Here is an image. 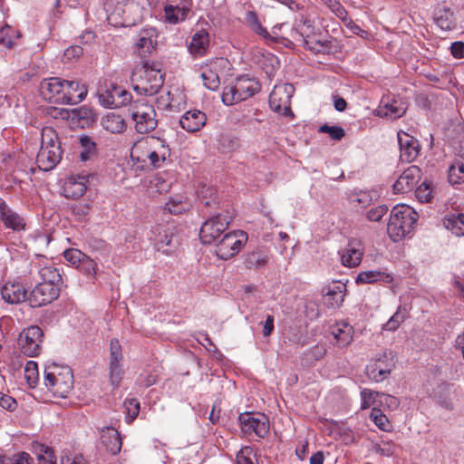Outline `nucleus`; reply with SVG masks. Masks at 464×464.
Segmentation results:
<instances>
[{
  "mask_svg": "<svg viewBox=\"0 0 464 464\" xmlns=\"http://www.w3.org/2000/svg\"><path fill=\"white\" fill-rule=\"evenodd\" d=\"M235 85L236 92H238L242 101L252 97L260 91V84L257 81L245 76L237 78Z\"/></svg>",
  "mask_w": 464,
  "mask_h": 464,
  "instance_id": "c756f323",
  "label": "nucleus"
},
{
  "mask_svg": "<svg viewBox=\"0 0 464 464\" xmlns=\"http://www.w3.org/2000/svg\"><path fill=\"white\" fill-rule=\"evenodd\" d=\"M319 132L327 133L334 140H341L345 135V131L342 127L329 126L327 124L322 125L319 128Z\"/></svg>",
  "mask_w": 464,
  "mask_h": 464,
  "instance_id": "052dcab7",
  "label": "nucleus"
},
{
  "mask_svg": "<svg viewBox=\"0 0 464 464\" xmlns=\"http://www.w3.org/2000/svg\"><path fill=\"white\" fill-rule=\"evenodd\" d=\"M374 395L381 396V392H373L370 389L364 388L361 392V409L366 410L370 408L375 401Z\"/></svg>",
  "mask_w": 464,
  "mask_h": 464,
  "instance_id": "680f3d73",
  "label": "nucleus"
},
{
  "mask_svg": "<svg viewBox=\"0 0 464 464\" xmlns=\"http://www.w3.org/2000/svg\"><path fill=\"white\" fill-rule=\"evenodd\" d=\"M41 147L46 148H61V141L59 140L56 130L52 127H44L42 130Z\"/></svg>",
  "mask_w": 464,
  "mask_h": 464,
  "instance_id": "a19ab883",
  "label": "nucleus"
},
{
  "mask_svg": "<svg viewBox=\"0 0 464 464\" xmlns=\"http://www.w3.org/2000/svg\"><path fill=\"white\" fill-rule=\"evenodd\" d=\"M166 21L169 24H178L184 21L190 12V9L186 6L168 5L164 7Z\"/></svg>",
  "mask_w": 464,
  "mask_h": 464,
  "instance_id": "e433bc0d",
  "label": "nucleus"
},
{
  "mask_svg": "<svg viewBox=\"0 0 464 464\" xmlns=\"http://www.w3.org/2000/svg\"><path fill=\"white\" fill-rule=\"evenodd\" d=\"M421 177V169L415 165L408 167L393 184V190L396 193H406L411 191Z\"/></svg>",
  "mask_w": 464,
  "mask_h": 464,
  "instance_id": "dca6fc26",
  "label": "nucleus"
},
{
  "mask_svg": "<svg viewBox=\"0 0 464 464\" xmlns=\"http://www.w3.org/2000/svg\"><path fill=\"white\" fill-rule=\"evenodd\" d=\"M0 216L6 227L19 231L24 228L25 223L24 219L15 212H14L6 203L0 198Z\"/></svg>",
  "mask_w": 464,
  "mask_h": 464,
  "instance_id": "cd10ccee",
  "label": "nucleus"
},
{
  "mask_svg": "<svg viewBox=\"0 0 464 464\" xmlns=\"http://www.w3.org/2000/svg\"><path fill=\"white\" fill-rule=\"evenodd\" d=\"M374 448L377 453H380L381 455L383 456L390 457L395 453L394 444L389 441L383 442L382 446L381 444H376Z\"/></svg>",
  "mask_w": 464,
  "mask_h": 464,
  "instance_id": "338daca9",
  "label": "nucleus"
},
{
  "mask_svg": "<svg viewBox=\"0 0 464 464\" xmlns=\"http://www.w3.org/2000/svg\"><path fill=\"white\" fill-rule=\"evenodd\" d=\"M448 179L451 184H461L464 182V164L456 161L448 171Z\"/></svg>",
  "mask_w": 464,
  "mask_h": 464,
  "instance_id": "8fccbe9b",
  "label": "nucleus"
},
{
  "mask_svg": "<svg viewBox=\"0 0 464 464\" xmlns=\"http://www.w3.org/2000/svg\"><path fill=\"white\" fill-rule=\"evenodd\" d=\"M396 366L395 356L391 351H384L371 360L365 369L367 377L375 382L387 379Z\"/></svg>",
  "mask_w": 464,
  "mask_h": 464,
  "instance_id": "423d86ee",
  "label": "nucleus"
},
{
  "mask_svg": "<svg viewBox=\"0 0 464 464\" xmlns=\"http://www.w3.org/2000/svg\"><path fill=\"white\" fill-rule=\"evenodd\" d=\"M101 440L106 450L116 455L121 450V438L119 431L112 427H105L102 430Z\"/></svg>",
  "mask_w": 464,
  "mask_h": 464,
  "instance_id": "a878e982",
  "label": "nucleus"
},
{
  "mask_svg": "<svg viewBox=\"0 0 464 464\" xmlns=\"http://www.w3.org/2000/svg\"><path fill=\"white\" fill-rule=\"evenodd\" d=\"M34 459L25 451L12 456H0V464H34Z\"/></svg>",
  "mask_w": 464,
  "mask_h": 464,
  "instance_id": "79ce46f5",
  "label": "nucleus"
},
{
  "mask_svg": "<svg viewBox=\"0 0 464 464\" xmlns=\"http://www.w3.org/2000/svg\"><path fill=\"white\" fill-rule=\"evenodd\" d=\"M237 464H257L254 450L250 447H245L237 454Z\"/></svg>",
  "mask_w": 464,
  "mask_h": 464,
  "instance_id": "13d9d810",
  "label": "nucleus"
},
{
  "mask_svg": "<svg viewBox=\"0 0 464 464\" xmlns=\"http://www.w3.org/2000/svg\"><path fill=\"white\" fill-rule=\"evenodd\" d=\"M415 196L420 202L427 203L432 199L431 182L424 180L415 190Z\"/></svg>",
  "mask_w": 464,
  "mask_h": 464,
  "instance_id": "603ef678",
  "label": "nucleus"
},
{
  "mask_svg": "<svg viewBox=\"0 0 464 464\" xmlns=\"http://www.w3.org/2000/svg\"><path fill=\"white\" fill-rule=\"evenodd\" d=\"M364 248L362 244L358 239H352L348 245L342 251L341 260L342 264L347 267L358 266L363 256Z\"/></svg>",
  "mask_w": 464,
  "mask_h": 464,
  "instance_id": "a211bd4d",
  "label": "nucleus"
},
{
  "mask_svg": "<svg viewBox=\"0 0 464 464\" xmlns=\"http://www.w3.org/2000/svg\"><path fill=\"white\" fill-rule=\"evenodd\" d=\"M303 46L315 53L328 54L332 53L330 41L313 40L307 36L303 38Z\"/></svg>",
  "mask_w": 464,
  "mask_h": 464,
  "instance_id": "ea45409f",
  "label": "nucleus"
},
{
  "mask_svg": "<svg viewBox=\"0 0 464 464\" xmlns=\"http://www.w3.org/2000/svg\"><path fill=\"white\" fill-rule=\"evenodd\" d=\"M371 420L382 430L390 431L392 424L390 423L387 416L378 408H372L370 413Z\"/></svg>",
  "mask_w": 464,
  "mask_h": 464,
  "instance_id": "c03bdc74",
  "label": "nucleus"
},
{
  "mask_svg": "<svg viewBox=\"0 0 464 464\" xmlns=\"http://www.w3.org/2000/svg\"><path fill=\"white\" fill-rule=\"evenodd\" d=\"M44 332L37 325H31L24 329L19 335L18 345L21 352L29 357L40 354Z\"/></svg>",
  "mask_w": 464,
  "mask_h": 464,
  "instance_id": "9d476101",
  "label": "nucleus"
},
{
  "mask_svg": "<svg viewBox=\"0 0 464 464\" xmlns=\"http://www.w3.org/2000/svg\"><path fill=\"white\" fill-rule=\"evenodd\" d=\"M134 129L140 134H148L158 126L157 113L153 105L145 99H138L129 109Z\"/></svg>",
  "mask_w": 464,
  "mask_h": 464,
  "instance_id": "7ed1b4c3",
  "label": "nucleus"
},
{
  "mask_svg": "<svg viewBox=\"0 0 464 464\" xmlns=\"http://www.w3.org/2000/svg\"><path fill=\"white\" fill-rule=\"evenodd\" d=\"M392 280L393 277L390 274L377 270H370L359 273L355 282L356 284H374L377 282L390 284Z\"/></svg>",
  "mask_w": 464,
  "mask_h": 464,
  "instance_id": "72a5a7b5",
  "label": "nucleus"
},
{
  "mask_svg": "<svg viewBox=\"0 0 464 464\" xmlns=\"http://www.w3.org/2000/svg\"><path fill=\"white\" fill-rule=\"evenodd\" d=\"M201 78L208 89L215 91L219 87L220 80L218 74L210 67L203 68Z\"/></svg>",
  "mask_w": 464,
  "mask_h": 464,
  "instance_id": "49530a36",
  "label": "nucleus"
},
{
  "mask_svg": "<svg viewBox=\"0 0 464 464\" xmlns=\"http://www.w3.org/2000/svg\"><path fill=\"white\" fill-rule=\"evenodd\" d=\"M206 114L198 110L187 111L180 119V126L188 132L198 131L206 124Z\"/></svg>",
  "mask_w": 464,
  "mask_h": 464,
  "instance_id": "b1692460",
  "label": "nucleus"
},
{
  "mask_svg": "<svg viewBox=\"0 0 464 464\" xmlns=\"http://www.w3.org/2000/svg\"><path fill=\"white\" fill-rule=\"evenodd\" d=\"M63 256L68 263L78 267L82 261L86 257V255L79 249L70 248L63 252Z\"/></svg>",
  "mask_w": 464,
  "mask_h": 464,
  "instance_id": "bf43d9fd",
  "label": "nucleus"
},
{
  "mask_svg": "<svg viewBox=\"0 0 464 464\" xmlns=\"http://www.w3.org/2000/svg\"><path fill=\"white\" fill-rule=\"evenodd\" d=\"M222 102L227 106L242 102V98L238 95V92H236L235 83L233 85L226 86L223 89Z\"/></svg>",
  "mask_w": 464,
  "mask_h": 464,
  "instance_id": "3c124183",
  "label": "nucleus"
},
{
  "mask_svg": "<svg viewBox=\"0 0 464 464\" xmlns=\"http://www.w3.org/2000/svg\"><path fill=\"white\" fill-rule=\"evenodd\" d=\"M332 334L337 344L345 347L353 341V328L347 323L340 322L332 327Z\"/></svg>",
  "mask_w": 464,
  "mask_h": 464,
  "instance_id": "2f4dec72",
  "label": "nucleus"
},
{
  "mask_svg": "<svg viewBox=\"0 0 464 464\" xmlns=\"http://www.w3.org/2000/svg\"><path fill=\"white\" fill-rule=\"evenodd\" d=\"M103 129L111 133L120 134L126 130L127 123L122 116L110 112L102 120Z\"/></svg>",
  "mask_w": 464,
  "mask_h": 464,
  "instance_id": "473e14b6",
  "label": "nucleus"
},
{
  "mask_svg": "<svg viewBox=\"0 0 464 464\" xmlns=\"http://www.w3.org/2000/svg\"><path fill=\"white\" fill-rule=\"evenodd\" d=\"M418 213L407 205H397L391 212L387 232L394 242L401 241L411 232L418 219Z\"/></svg>",
  "mask_w": 464,
  "mask_h": 464,
  "instance_id": "f03ea898",
  "label": "nucleus"
},
{
  "mask_svg": "<svg viewBox=\"0 0 464 464\" xmlns=\"http://www.w3.org/2000/svg\"><path fill=\"white\" fill-rule=\"evenodd\" d=\"M63 92L62 93V104H77L83 101L87 95V89L75 81L64 80Z\"/></svg>",
  "mask_w": 464,
  "mask_h": 464,
  "instance_id": "aec40b11",
  "label": "nucleus"
},
{
  "mask_svg": "<svg viewBox=\"0 0 464 464\" xmlns=\"http://www.w3.org/2000/svg\"><path fill=\"white\" fill-rule=\"evenodd\" d=\"M173 230L174 226L172 224H158L152 227L151 233L154 236L155 246L159 250L164 246L175 244Z\"/></svg>",
  "mask_w": 464,
  "mask_h": 464,
  "instance_id": "4be33fe9",
  "label": "nucleus"
},
{
  "mask_svg": "<svg viewBox=\"0 0 464 464\" xmlns=\"http://www.w3.org/2000/svg\"><path fill=\"white\" fill-rule=\"evenodd\" d=\"M62 148L41 147L36 156V163L40 169L49 171L62 160Z\"/></svg>",
  "mask_w": 464,
  "mask_h": 464,
  "instance_id": "6ab92c4d",
  "label": "nucleus"
},
{
  "mask_svg": "<svg viewBox=\"0 0 464 464\" xmlns=\"http://www.w3.org/2000/svg\"><path fill=\"white\" fill-rule=\"evenodd\" d=\"M408 316V310L404 306H399L396 313L384 324L383 329L387 331L396 330Z\"/></svg>",
  "mask_w": 464,
  "mask_h": 464,
  "instance_id": "37998d69",
  "label": "nucleus"
},
{
  "mask_svg": "<svg viewBox=\"0 0 464 464\" xmlns=\"http://www.w3.org/2000/svg\"><path fill=\"white\" fill-rule=\"evenodd\" d=\"M295 87L290 83L276 85L269 95V106L272 111L284 116H294L291 111V98Z\"/></svg>",
  "mask_w": 464,
  "mask_h": 464,
  "instance_id": "6e6552de",
  "label": "nucleus"
},
{
  "mask_svg": "<svg viewBox=\"0 0 464 464\" xmlns=\"http://www.w3.org/2000/svg\"><path fill=\"white\" fill-rule=\"evenodd\" d=\"M38 274L41 282L60 285L62 284V276L59 270L55 268L49 260H40Z\"/></svg>",
  "mask_w": 464,
  "mask_h": 464,
  "instance_id": "c85d7f7f",
  "label": "nucleus"
},
{
  "mask_svg": "<svg viewBox=\"0 0 464 464\" xmlns=\"http://www.w3.org/2000/svg\"><path fill=\"white\" fill-rule=\"evenodd\" d=\"M398 142L401 160L406 162H412L420 153L418 140L404 131H400L398 132Z\"/></svg>",
  "mask_w": 464,
  "mask_h": 464,
  "instance_id": "f3484780",
  "label": "nucleus"
},
{
  "mask_svg": "<svg viewBox=\"0 0 464 464\" xmlns=\"http://www.w3.org/2000/svg\"><path fill=\"white\" fill-rule=\"evenodd\" d=\"M146 147L143 148L142 144H136L130 152V157L132 160H136L137 162L145 163L146 160H150V166L153 168H160L161 165L167 159V156H169V150L164 146L160 145L161 151L150 150H146Z\"/></svg>",
  "mask_w": 464,
  "mask_h": 464,
  "instance_id": "ddd939ff",
  "label": "nucleus"
},
{
  "mask_svg": "<svg viewBox=\"0 0 464 464\" xmlns=\"http://www.w3.org/2000/svg\"><path fill=\"white\" fill-rule=\"evenodd\" d=\"M134 3L128 0H106L105 8L109 13L108 19L116 24L128 25L130 22L129 14L135 8Z\"/></svg>",
  "mask_w": 464,
  "mask_h": 464,
  "instance_id": "4468645a",
  "label": "nucleus"
},
{
  "mask_svg": "<svg viewBox=\"0 0 464 464\" xmlns=\"http://www.w3.org/2000/svg\"><path fill=\"white\" fill-rule=\"evenodd\" d=\"M407 111V103L401 99L392 98L387 102L382 100V105L378 109V115L381 117H390L398 119L404 115Z\"/></svg>",
  "mask_w": 464,
  "mask_h": 464,
  "instance_id": "5701e85b",
  "label": "nucleus"
},
{
  "mask_svg": "<svg viewBox=\"0 0 464 464\" xmlns=\"http://www.w3.org/2000/svg\"><path fill=\"white\" fill-rule=\"evenodd\" d=\"M345 285L335 284L330 286L324 294L325 304L328 307L336 308L342 305L344 300Z\"/></svg>",
  "mask_w": 464,
  "mask_h": 464,
  "instance_id": "f704fd0d",
  "label": "nucleus"
},
{
  "mask_svg": "<svg viewBox=\"0 0 464 464\" xmlns=\"http://www.w3.org/2000/svg\"><path fill=\"white\" fill-rule=\"evenodd\" d=\"M444 227L458 237L464 236V214L448 215L443 221Z\"/></svg>",
  "mask_w": 464,
  "mask_h": 464,
  "instance_id": "4c0bfd02",
  "label": "nucleus"
},
{
  "mask_svg": "<svg viewBox=\"0 0 464 464\" xmlns=\"http://www.w3.org/2000/svg\"><path fill=\"white\" fill-rule=\"evenodd\" d=\"M0 406L5 410L13 411L16 408L17 402L13 397L0 393Z\"/></svg>",
  "mask_w": 464,
  "mask_h": 464,
  "instance_id": "774afa93",
  "label": "nucleus"
},
{
  "mask_svg": "<svg viewBox=\"0 0 464 464\" xmlns=\"http://www.w3.org/2000/svg\"><path fill=\"white\" fill-rule=\"evenodd\" d=\"M24 378L31 388H34L39 380L38 365L34 361H28L24 367Z\"/></svg>",
  "mask_w": 464,
  "mask_h": 464,
  "instance_id": "09e8293b",
  "label": "nucleus"
},
{
  "mask_svg": "<svg viewBox=\"0 0 464 464\" xmlns=\"http://www.w3.org/2000/svg\"><path fill=\"white\" fill-rule=\"evenodd\" d=\"M268 258V250L266 247H257L246 255L244 263L246 268L258 269L266 265Z\"/></svg>",
  "mask_w": 464,
  "mask_h": 464,
  "instance_id": "7c9ffc66",
  "label": "nucleus"
},
{
  "mask_svg": "<svg viewBox=\"0 0 464 464\" xmlns=\"http://www.w3.org/2000/svg\"><path fill=\"white\" fill-rule=\"evenodd\" d=\"M98 100H99V102L106 107V108H111V107H119L117 105V102H115L114 100V96H113V93H111V89H99L98 90Z\"/></svg>",
  "mask_w": 464,
  "mask_h": 464,
  "instance_id": "4d7b16f0",
  "label": "nucleus"
},
{
  "mask_svg": "<svg viewBox=\"0 0 464 464\" xmlns=\"http://www.w3.org/2000/svg\"><path fill=\"white\" fill-rule=\"evenodd\" d=\"M44 384L55 396L65 398L72 388L73 375L68 367L49 366L44 370Z\"/></svg>",
  "mask_w": 464,
  "mask_h": 464,
  "instance_id": "20e7f679",
  "label": "nucleus"
},
{
  "mask_svg": "<svg viewBox=\"0 0 464 464\" xmlns=\"http://www.w3.org/2000/svg\"><path fill=\"white\" fill-rule=\"evenodd\" d=\"M209 47V34L206 30L197 31L191 37V41L188 44L189 53L197 56H204Z\"/></svg>",
  "mask_w": 464,
  "mask_h": 464,
  "instance_id": "bb28decb",
  "label": "nucleus"
},
{
  "mask_svg": "<svg viewBox=\"0 0 464 464\" xmlns=\"http://www.w3.org/2000/svg\"><path fill=\"white\" fill-rule=\"evenodd\" d=\"M111 93H113L114 100L119 107L128 104L132 99L131 93L121 86L112 85Z\"/></svg>",
  "mask_w": 464,
  "mask_h": 464,
  "instance_id": "864d4df0",
  "label": "nucleus"
},
{
  "mask_svg": "<svg viewBox=\"0 0 464 464\" xmlns=\"http://www.w3.org/2000/svg\"><path fill=\"white\" fill-rule=\"evenodd\" d=\"M247 241V234L242 230L226 233L216 243V254L223 260L236 256Z\"/></svg>",
  "mask_w": 464,
  "mask_h": 464,
  "instance_id": "0eeeda50",
  "label": "nucleus"
},
{
  "mask_svg": "<svg viewBox=\"0 0 464 464\" xmlns=\"http://www.w3.org/2000/svg\"><path fill=\"white\" fill-rule=\"evenodd\" d=\"M2 298L8 304H20L27 299V290L19 282H7L1 288Z\"/></svg>",
  "mask_w": 464,
  "mask_h": 464,
  "instance_id": "412c9836",
  "label": "nucleus"
},
{
  "mask_svg": "<svg viewBox=\"0 0 464 464\" xmlns=\"http://www.w3.org/2000/svg\"><path fill=\"white\" fill-rule=\"evenodd\" d=\"M64 80L59 77L44 79L40 83V93L49 102L62 104Z\"/></svg>",
  "mask_w": 464,
  "mask_h": 464,
  "instance_id": "2eb2a0df",
  "label": "nucleus"
},
{
  "mask_svg": "<svg viewBox=\"0 0 464 464\" xmlns=\"http://www.w3.org/2000/svg\"><path fill=\"white\" fill-rule=\"evenodd\" d=\"M238 421L246 435L255 434L258 438H265L269 432V420L263 413L244 412L239 414Z\"/></svg>",
  "mask_w": 464,
  "mask_h": 464,
  "instance_id": "1a4fd4ad",
  "label": "nucleus"
},
{
  "mask_svg": "<svg viewBox=\"0 0 464 464\" xmlns=\"http://www.w3.org/2000/svg\"><path fill=\"white\" fill-rule=\"evenodd\" d=\"M245 20L253 32L264 36L265 38L269 36V34L266 31V29L262 26L256 12L248 11L246 14Z\"/></svg>",
  "mask_w": 464,
  "mask_h": 464,
  "instance_id": "a18cd8bd",
  "label": "nucleus"
},
{
  "mask_svg": "<svg viewBox=\"0 0 464 464\" xmlns=\"http://www.w3.org/2000/svg\"><path fill=\"white\" fill-rule=\"evenodd\" d=\"M123 354L121 345L118 339H112L110 343L109 379L111 384L119 387L123 375L122 368Z\"/></svg>",
  "mask_w": 464,
  "mask_h": 464,
  "instance_id": "9b49d317",
  "label": "nucleus"
},
{
  "mask_svg": "<svg viewBox=\"0 0 464 464\" xmlns=\"http://www.w3.org/2000/svg\"><path fill=\"white\" fill-rule=\"evenodd\" d=\"M130 81L138 94L152 96L163 86L164 74L159 63L143 61L141 66L134 69Z\"/></svg>",
  "mask_w": 464,
  "mask_h": 464,
  "instance_id": "f257e3e1",
  "label": "nucleus"
},
{
  "mask_svg": "<svg viewBox=\"0 0 464 464\" xmlns=\"http://www.w3.org/2000/svg\"><path fill=\"white\" fill-rule=\"evenodd\" d=\"M388 208L385 205H381L372 208L367 212V218L370 221H379L387 213Z\"/></svg>",
  "mask_w": 464,
  "mask_h": 464,
  "instance_id": "e2e57ef3",
  "label": "nucleus"
},
{
  "mask_svg": "<svg viewBox=\"0 0 464 464\" xmlns=\"http://www.w3.org/2000/svg\"><path fill=\"white\" fill-rule=\"evenodd\" d=\"M124 405L128 417H130V420H134L140 411V402L136 399H130L124 402Z\"/></svg>",
  "mask_w": 464,
  "mask_h": 464,
  "instance_id": "0e129e2a",
  "label": "nucleus"
},
{
  "mask_svg": "<svg viewBox=\"0 0 464 464\" xmlns=\"http://www.w3.org/2000/svg\"><path fill=\"white\" fill-rule=\"evenodd\" d=\"M88 278L94 280L96 277L97 264L94 260L86 256L77 267Z\"/></svg>",
  "mask_w": 464,
  "mask_h": 464,
  "instance_id": "5fc2aeb1",
  "label": "nucleus"
},
{
  "mask_svg": "<svg viewBox=\"0 0 464 464\" xmlns=\"http://www.w3.org/2000/svg\"><path fill=\"white\" fill-rule=\"evenodd\" d=\"M59 292V285L39 282L32 290L28 301L32 307H40L57 299Z\"/></svg>",
  "mask_w": 464,
  "mask_h": 464,
  "instance_id": "f8f14e48",
  "label": "nucleus"
},
{
  "mask_svg": "<svg viewBox=\"0 0 464 464\" xmlns=\"http://www.w3.org/2000/svg\"><path fill=\"white\" fill-rule=\"evenodd\" d=\"M327 6L331 9V11L340 19L345 20L347 16V12L345 8L336 0H332Z\"/></svg>",
  "mask_w": 464,
  "mask_h": 464,
  "instance_id": "69168bd1",
  "label": "nucleus"
},
{
  "mask_svg": "<svg viewBox=\"0 0 464 464\" xmlns=\"http://www.w3.org/2000/svg\"><path fill=\"white\" fill-rule=\"evenodd\" d=\"M233 220V214L228 210L224 213H218L206 220L201 226L199 237L204 245L217 243L223 236L229 224Z\"/></svg>",
  "mask_w": 464,
  "mask_h": 464,
  "instance_id": "39448f33",
  "label": "nucleus"
},
{
  "mask_svg": "<svg viewBox=\"0 0 464 464\" xmlns=\"http://www.w3.org/2000/svg\"><path fill=\"white\" fill-rule=\"evenodd\" d=\"M19 34L9 25L1 28L0 44L11 49L14 44V39L19 38Z\"/></svg>",
  "mask_w": 464,
  "mask_h": 464,
  "instance_id": "de8ad7c7",
  "label": "nucleus"
},
{
  "mask_svg": "<svg viewBox=\"0 0 464 464\" xmlns=\"http://www.w3.org/2000/svg\"><path fill=\"white\" fill-rule=\"evenodd\" d=\"M151 37L152 34L149 30L140 34L136 43V50L140 57H146L147 54L155 50V41H153Z\"/></svg>",
  "mask_w": 464,
  "mask_h": 464,
  "instance_id": "58836bf2",
  "label": "nucleus"
},
{
  "mask_svg": "<svg viewBox=\"0 0 464 464\" xmlns=\"http://www.w3.org/2000/svg\"><path fill=\"white\" fill-rule=\"evenodd\" d=\"M198 193L205 206L210 207L218 204L215 199L216 190L212 187L203 186L198 189Z\"/></svg>",
  "mask_w": 464,
  "mask_h": 464,
  "instance_id": "6e6d98bb",
  "label": "nucleus"
},
{
  "mask_svg": "<svg viewBox=\"0 0 464 464\" xmlns=\"http://www.w3.org/2000/svg\"><path fill=\"white\" fill-rule=\"evenodd\" d=\"M87 176H71L64 186V196L68 198H79L87 189Z\"/></svg>",
  "mask_w": 464,
  "mask_h": 464,
  "instance_id": "393cba45",
  "label": "nucleus"
},
{
  "mask_svg": "<svg viewBox=\"0 0 464 464\" xmlns=\"http://www.w3.org/2000/svg\"><path fill=\"white\" fill-rule=\"evenodd\" d=\"M434 21L442 30H451L454 27L453 13L449 7L439 6L434 12Z\"/></svg>",
  "mask_w": 464,
  "mask_h": 464,
  "instance_id": "c9c22d12",
  "label": "nucleus"
}]
</instances>
